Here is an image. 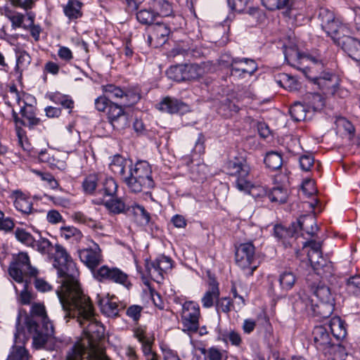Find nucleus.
<instances>
[{
    "label": "nucleus",
    "mask_w": 360,
    "mask_h": 360,
    "mask_svg": "<svg viewBox=\"0 0 360 360\" xmlns=\"http://www.w3.org/2000/svg\"><path fill=\"white\" fill-rule=\"evenodd\" d=\"M60 297V302L65 313L64 318H77L83 332L90 342H96L104 337V328L94 318V309L89 297L83 291Z\"/></svg>",
    "instance_id": "nucleus-1"
},
{
    "label": "nucleus",
    "mask_w": 360,
    "mask_h": 360,
    "mask_svg": "<svg viewBox=\"0 0 360 360\" xmlns=\"http://www.w3.org/2000/svg\"><path fill=\"white\" fill-rule=\"evenodd\" d=\"M54 249L53 266L58 271V278L61 283L60 289L57 290L56 293L59 300H60V297H67L68 295L75 294V292H78L82 290L77 280L79 271L76 264L65 248L60 244H56Z\"/></svg>",
    "instance_id": "nucleus-2"
},
{
    "label": "nucleus",
    "mask_w": 360,
    "mask_h": 360,
    "mask_svg": "<svg viewBox=\"0 0 360 360\" xmlns=\"http://www.w3.org/2000/svg\"><path fill=\"white\" fill-rule=\"evenodd\" d=\"M27 333L32 336L34 348L44 347L54 333L53 324L50 322L45 307L41 303H33L30 315L25 318Z\"/></svg>",
    "instance_id": "nucleus-3"
},
{
    "label": "nucleus",
    "mask_w": 360,
    "mask_h": 360,
    "mask_svg": "<svg viewBox=\"0 0 360 360\" xmlns=\"http://www.w3.org/2000/svg\"><path fill=\"white\" fill-rule=\"evenodd\" d=\"M82 188L86 194L113 197L117 191V184L111 177H104L100 174L88 175L82 182Z\"/></svg>",
    "instance_id": "nucleus-4"
},
{
    "label": "nucleus",
    "mask_w": 360,
    "mask_h": 360,
    "mask_svg": "<svg viewBox=\"0 0 360 360\" xmlns=\"http://www.w3.org/2000/svg\"><path fill=\"white\" fill-rule=\"evenodd\" d=\"M227 174L236 177V186L240 191L248 192L252 187L250 178V167L243 158H234L226 164Z\"/></svg>",
    "instance_id": "nucleus-5"
},
{
    "label": "nucleus",
    "mask_w": 360,
    "mask_h": 360,
    "mask_svg": "<svg viewBox=\"0 0 360 360\" xmlns=\"http://www.w3.org/2000/svg\"><path fill=\"white\" fill-rule=\"evenodd\" d=\"M38 273V270L31 265L26 252H20L15 255L8 268L10 276L19 283H24L25 276L36 277Z\"/></svg>",
    "instance_id": "nucleus-6"
},
{
    "label": "nucleus",
    "mask_w": 360,
    "mask_h": 360,
    "mask_svg": "<svg viewBox=\"0 0 360 360\" xmlns=\"http://www.w3.org/2000/svg\"><path fill=\"white\" fill-rule=\"evenodd\" d=\"M319 18L322 29L332 39L338 34L347 32V27L335 18L334 13L326 8H320Z\"/></svg>",
    "instance_id": "nucleus-7"
},
{
    "label": "nucleus",
    "mask_w": 360,
    "mask_h": 360,
    "mask_svg": "<svg viewBox=\"0 0 360 360\" xmlns=\"http://www.w3.org/2000/svg\"><path fill=\"white\" fill-rule=\"evenodd\" d=\"M94 278L100 282L111 281L129 288L131 285L128 275L116 267L110 268L106 265L94 271Z\"/></svg>",
    "instance_id": "nucleus-8"
},
{
    "label": "nucleus",
    "mask_w": 360,
    "mask_h": 360,
    "mask_svg": "<svg viewBox=\"0 0 360 360\" xmlns=\"http://www.w3.org/2000/svg\"><path fill=\"white\" fill-rule=\"evenodd\" d=\"M200 309L193 302H186L183 304L181 321L183 330L195 333L199 328Z\"/></svg>",
    "instance_id": "nucleus-9"
},
{
    "label": "nucleus",
    "mask_w": 360,
    "mask_h": 360,
    "mask_svg": "<svg viewBox=\"0 0 360 360\" xmlns=\"http://www.w3.org/2000/svg\"><path fill=\"white\" fill-rule=\"evenodd\" d=\"M255 248L252 243L240 244L236 250V264L242 269H250L249 275H252L257 265L252 266L255 260Z\"/></svg>",
    "instance_id": "nucleus-10"
},
{
    "label": "nucleus",
    "mask_w": 360,
    "mask_h": 360,
    "mask_svg": "<svg viewBox=\"0 0 360 360\" xmlns=\"http://www.w3.org/2000/svg\"><path fill=\"white\" fill-rule=\"evenodd\" d=\"M335 44L340 46L347 54L360 65V40L344 34H338L333 39Z\"/></svg>",
    "instance_id": "nucleus-11"
},
{
    "label": "nucleus",
    "mask_w": 360,
    "mask_h": 360,
    "mask_svg": "<svg viewBox=\"0 0 360 360\" xmlns=\"http://www.w3.org/2000/svg\"><path fill=\"white\" fill-rule=\"evenodd\" d=\"M231 68V75L233 76H241L245 74L253 75L257 70V64L254 60L248 58H231V60L221 59Z\"/></svg>",
    "instance_id": "nucleus-12"
},
{
    "label": "nucleus",
    "mask_w": 360,
    "mask_h": 360,
    "mask_svg": "<svg viewBox=\"0 0 360 360\" xmlns=\"http://www.w3.org/2000/svg\"><path fill=\"white\" fill-rule=\"evenodd\" d=\"M107 117L112 127L117 130H122L129 125L128 115L122 105L112 102L107 110Z\"/></svg>",
    "instance_id": "nucleus-13"
},
{
    "label": "nucleus",
    "mask_w": 360,
    "mask_h": 360,
    "mask_svg": "<svg viewBox=\"0 0 360 360\" xmlns=\"http://www.w3.org/2000/svg\"><path fill=\"white\" fill-rule=\"evenodd\" d=\"M311 79L326 95H334L339 86L338 77L330 72L322 71L319 76Z\"/></svg>",
    "instance_id": "nucleus-14"
},
{
    "label": "nucleus",
    "mask_w": 360,
    "mask_h": 360,
    "mask_svg": "<svg viewBox=\"0 0 360 360\" xmlns=\"http://www.w3.org/2000/svg\"><path fill=\"white\" fill-rule=\"evenodd\" d=\"M79 256L81 261L93 272L96 271L94 269L102 262L101 249L96 244L95 245L94 248H87L79 250Z\"/></svg>",
    "instance_id": "nucleus-15"
},
{
    "label": "nucleus",
    "mask_w": 360,
    "mask_h": 360,
    "mask_svg": "<svg viewBox=\"0 0 360 360\" xmlns=\"http://www.w3.org/2000/svg\"><path fill=\"white\" fill-rule=\"evenodd\" d=\"M312 335L314 344L319 350L324 351L333 345L328 328L323 326H316L314 328Z\"/></svg>",
    "instance_id": "nucleus-16"
},
{
    "label": "nucleus",
    "mask_w": 360,
    "mask_h": 360,
    "mask_svg": "<svg viewBox=\"0 0 360 360\" xmlns=\"http://www.w3.org/2000/svg\"><path fill=\"white\" fill-rule=\"evenodd\" d=\"M128 171L133 172L136 178L148 182L149 184L154 186V181L151 176V167L146 161H139L134 165L130 162Z\"/></svg>",
    "instance_id": "nucleus-17"
},
{
    "label": "nucleus",
    "mask_w": 360,
    "mask_h": 360,
    "mask_svg": "<svg viewBox=\"0 0 360 360\" xmlns=\"http://www.w3.org/2000/svg\"><path fill=\"white\" fill-rule=\"evenodd\" d=\"M309 290L314 295L317 301L335 303V295L330 288L324 283L319 282L309 285Z\"/></svg>",
    "instance_id": "nucleus-18"
},
{
    "label": "nucleus",
    "mask_w": 360,
    "mask_h": 360,
    "mask_svg": "<svg viewBox=\"0 0 360 360\" xmlns=\"http://www.w3.org/2000/svg\"><path fill=\"white\" fill-rule=\"evenodd\" d=\"M209 288L202 297L201 302L202 306L205 308H210L213 306L214 300H217L219 297V283L215 278L209 275L208 281Z\"/></svg>",
    "instance_id": "nucleus-19"
},
{
    "label": "nucleus",
    "mask_w": 360,
    "mask_h": 360,
    "mask_svg": "<svg viewBox=\"0 0 360 360\" xmlns=\"http://www.w3.org/2000/svg\"><path fill=\"white\" fill-rule=\"evenodd\" d=\"M122 181L126 184L129 189L133 193H140L144 190H148L153 188L154 186L144 181L142 179H138L134 175L133 172H127L122 179Z\"/></svg>",
    "instance_id": "nucleus-20"
},
{
    "label": "nucleus",
    "mask_w": 360,
    "mask_h": 360,
    "mask_svg": "<svg viewBox=\"0 0 360 360\" xmlns=\"http://www.w3.org/2000/svg\"><path fill=\"white\" fill-rule=\"evenodd\" d=\"M186 108L187 105L184 103L170 97L165 98L158 105V108L160 110L170 114L178 113L179 112L184 111Z\"/></svg>",
    "instance_id": "nucleus-21"
},
{
    "label": "nucleus",
    "mask_w": 360,
    "mask_h": 360,
    "mask_svg": "<svg viewBox=\"0 0 360 360\" xmlns=\"http://www.w3.org/2000/svg\"><path fill=\"white\" fill-rule=\"evenodd\" d=\"M20 113L22 117V125L29 129H34L40 124L41 120L36 116L35 109L32 105L26 104L21 108Z\"/></svg>",
    "instance_id": "nucleus-22"
},
{
    "label": "nucleus",
    "mask_w": 360,
    "mask_h": 360,
    "mask_svg": "<svg viewBox=\"0 0 360 360\" xmlns=\"http://www.w3.org/2000/svg\"><path fill=\"white\" fill-rule=\"evenodd\" d=\"M298 225L301 231L311 237L314 236L319 230L316 219L314 214L301 216L298 219Z\"/></svg>",
    "instance_id": "nucleus-23"
},
{
    "label": "nucleus",
    "mask_w": 360,
    "mask_h": 360,
    "mask_svg": "<svg viewBox=\"0 0 360 360\" xmlns=\"http://www.w3.org/2000/svg\"><path fill=\"white\" fill-rule=\"evenodd\" d=\"M96 204H103L111 212L115 214L126 213L131 207H127L121 198L112 197L111 199L104 201L103 198H99Z\"/></svg>",
    "instance_id": "nucleus-24"
},
{
    "label": "nucleus",
    "mask_w": 360,
    "mask_h": 360,
    "mask_svg": "<svg viewBox=\"0 0 360 360\" xmlns=\"http://www.w3.org/2000/svg\"><path fill=\"white\" fill-rule=\"evenodd\" d=\"M149 28L153 32V34L155 35V39L157 41L155 44V47H158L166 43L170 33V29L166 24L157 22L150 25Z\"/></svg>",
    "instance_id": "nucleus-25"
},
{
    "label": "nucleus",
    "mask_w": 360,
    "mask_h": 360,
    "mask_svg": "<svg viewBox=\"0 0 360 360\" xmlns=\"http://www.w3.org/2000/svg\"><path fill=\"white\" fill-rule=\"evenodd\" d=\"M130 162H131V160H128L120 155H115L112 157L109 166L111 171L120 175L122 179L127 173Z\"/></svg>",
    "instance_id": "nucleus-26"
},
{
    "label": "nucleus",
    "mask_w": 360,
    "mask_h": 360,
    "mask_svg": "<svg viewBox=\"0 0 360 360\" xmlns=\"http://www.w3.org/2000/svg\"><path fill=\"white\" fill-rule=\"evenodd\" d=\"M335 309V303L319 302L311 304L313 315L319 319H327L330 316Z\"/></svg>",
    "instance_id": "nucleus-27"
},
{
    "label": "nucleus",
    "mask_w": 360,
    "mask_h": 360,
    "mask_svg": "<svg viewBox=\"0 0 360 360\" xmlns=\"http://www.w3.org/2000/svg\"><path fill=\"white\" fill-rule=\"evenodd\" d=\"M330 333L337 340H343L347 335L345 322L339 316L332 318L328 325Z\"/></svg>",
    "instance_id": "nucleus-28"
},
{
    "label": "nucleus",
    "mask_w": 360,
    "mask_h": 360,
    "mask_svg": "<svg viewBox=\"0 0 360 360\" xmlns=\"http://www.w3.org/2000/svg\"><path fill=\"white\" fill-rule=\"evenodd\" d=\"M82 6L83 3L78 0H68V4L63 8V11L70 20H77L82 18L83 15Z\"/></svg>",
    "instance_id": "nucleus-29"
},
{
    "label": "nucleus",
    "mask_w": 360,
    "mask_h": 360,
    "mask_svg": "<svg viewBox=\"0 0 360 360\" xmlns=\"http://www.w3.org/2000/svg\"><path fill=\"white\" fill-rule=\"evenodd\" d=\"M150 5L157 16H169L173 12L172 6L167 0H152Z\"/></svg>",
    "instance_id": "nucleus-30"
},
{
    "label": "nucleus",
    "mask_w": 360,
    "mask_h": 360,
    "mask_svg": "<svg viewBox=\"0 0 360 360\" xmlns=\"http://www.w3.org/2000/svg\"><path fill=\"white\" fill-rule=\"evenodd\" d=\"M202 74V69L198 64H183L182 82L196 80Z\"/></svg>",
    "instance_id": "nucleus-31"
},
{
    "label": "nucleus",
    "mask_w": 360,
    "mask_h": 360,
    "mask_svg": "<svg viewBox=\"0 0 360 360\" xmlns=\"http://www.w3.org/2000/svg\"><path fill=\"white\" fill-rule=\"evenodd\" d=\"M101 312L108 317L115 318L119 316V311L122 308L112 300H101L98 302Z\"/></svg>",
    "instance_id": "nucleus-32"
},
{
    "label": "nucleus",
    "mask_w": 360,
    "mask_h": 360,
    "mask_svg": "<svg viewBox=\"0 0 360 360\" xmlns=\"http://www.w3.org/2000/svg\"><path fill=\"white\" fill-rule=\"evenodd\" d=\"M48 98L56 104L60 105L63 108L69 109L71 113L74 108V101L68 95L62 94L59 92L52 93L48 95Z\"/></svg>",
    "instance_id": "nucleus-33"
},
{
    "label": "nucleus",
    "mask_w": 360,
    "mask_h": 360,
    "mask_svg": "<svg viewBox=\"0 0 360 360\" xmlns=\"http://www.w3.org/2000/svg\"><path fill=\"white\" fill-rule=\"evenodd\" d=\"M297 281L296 276L292 271L285 270L278 277V282L283 290L288 291L294 286Z\"/></svg>",
    "instance_id": "nucleus-34"
},
{
    "label": "nucleus",
    "mask_w": 360,
    "mask_h": 360,
    "mask_svg": "<svg viewBox=\"0 0 360 360\" xmlns=\"http://www.w3.org/2000/svg\"><path fill=\"white\" fill-rule=\"evenodd\" d=\"M305 99L308 107L314 111H319L325 106V98L319 93L307 94Z\"/></svg>",
    "instance_id": "nucleus-35"
},
{
    "label": "nucleus",
    "mask_w": 360,
    "mask_h": 360,
    "mask_svg": "<svg viewBox=\"0 0 360 360\" xmlns=\"http://www.w3.org/2000/svg\"><path fill=\"white\" fill-rule=\"evenodd\" d=\"M276 82L281 87L290 91L296 90L297 89V82L295 79L288 74L281 73L275 77Z\"/></svg>",
    "instance_id": "nucleus-36"
},
{
    "label": "nucleus",
    "mask_w": 360,
    "mask_h": 360,
    "mask_svg": "<svg viewBox=\"0 0 360 360\" xmlns=\"http://www.w3.org/2000/svg\"><path fill=\"white\" fill-rule=\"evenodd\" d=\"M264 162L266 167L271 170H277L281 167L283 159L279 153L271 151L266 154Z\"/></svg>",
    "instance_id": "nucleus-37"
},
{
    "label": "nucleus",
    "mask_w": 360,
    "mask_h": 360,
    "mask_svg": "<svg viewBox=\"0 0 360 360\" xmlns=\"http://www.w3.org/2000/svg\"><path fill=\"white\" fill-rule=\"evenodd\" d=\"M146 270L147 273L151 277H153V279L157 282L160 283V281L159 279H163V273L158 258L152 262L146 261Z\"/></svg>",
    "instance_id": "nucleus-38"
},
{
    "label": "nucleus",
    "mask_w": 360,
    "mask_h": 360,
    "mask_svg": "<svg viewBox=\"0 0 360 360\" xmlns=\"http://www.w3.org/2000/svg\"><path fill=\"white\" fill-rule=\"evenodd\" d=\"M85 353V345L79 342H77L67 352L65 360H83Z\"/></svg>",
    "instance_id": "nucleus-39"
},
{
    "label": "nucleus",
    "mask_w": 360,
    "mask_h": 360,
    "mask_svg": "<svg viewBox=\"0 0 360 360\" xmlns=\"http://www.w3.org/2000/svg\"><path fill=\"white\" fill-rule=\"evenodd\" d=\"M307 109L300 102H295L290 108L291 117L296 122L305 120L307 118Z\"/></svg>",
    "instance_id": "nucleus-40"
},
{
    "label": "nucleus",
    "mask_w": 360,
    "mask_h": 360,
    "mask_svg": "<svg viewBox=\"0 0 360 360\" xmlns=\"http://www.w3.org/2000/svg\"><path fill=\"white\" fill-rule=\"evenodd\" d=\"M157 15L150 8L149 9H142L136 13L137 20L143 25H152Z\"/></svg>",
    "instance_id": "nucleus-41"
},
{
    "label": "nucleus",
    "mask_w": 360,
    "mask_h": 360,
    "mask_svg": "<svg viewBox=\"0 0 360 360\" xmlns=\"http://www.w3.org/2000/svg\"><path fill=\"white\" fill-rule=\"evenodd\" d=\"M15 207L25 215L32 213V202L29 199L23 197H18L14 201Z\"/></svg>",
    "instance_id": "nucleus-42"
},
{
    "label": "nucleus",
    "mask_w": 360,
    "mask_h": 360,
    "mask_svg": "<svg viewBox=\"0 0 360 360\" xmlns=\"http://www.w3.org/2000/svg\"><path fill=\"white\" fill-rule=\"evenodd\" d=\"M346 290L349 294L360 297V275L351 276L347 280Z\"/></svg>",
    "instance_id": "nucleus-43"
},
{
    "label": "nucleus",
    "mask_w": 360,
    "mask_h": 360,
    "mask_svg": "<svg viewBox=\"0 0 360 360\" xmlns=\"http://www.w3.org/2000/svg\"><path fill=\"white\" fill-rule=\"evenodd\" d=\"M60 231V236L66 240L73 238L76 241H79L83 237L82 232L74 226H63Z\"/></svg>",
    "instance_id": "nucleus-44"
},
{
    "label": "nucleus",
    "mask_w": 360,
    "mask_h": 360,
    "mask_svg": "<svg viewBox=\"0 0 360 360\" xmlns=\"http://www.w3.org/2000/svg\"><path fill=\"white\" fill-rule=\"evenodd\" d=\"M124 98L126 101L124 105L130 106L136 103L141 98L140 91L138 88H130L124 89Z\"/></svg>",
    "instance_id": "nucleus-45"
},
{
    "label": "nucleus",
    "mask_w": 360,
    "mask_h": 360,
    "mask_svg": "<svg viewBox=\"0 0 360 360\" xmlns=\"http://www.w3.org/2000/svg\"><path fill=\"white\" fill-rule=\"evenodd\" d=\"M32 248L42 255H49L53 248V245L48 239L41 238L39 240H34Z\"/></svg>",
    "instance_id": "nucleus-46"
},
{
    "label": "nucleus",
    "mask_w": 360,
    "mask_h": 360,
    "mask_svg": "<svg viewBox=\"0 0 360 360\" xmlns=\"http://www.w3.org/2000/svg\"><path fill=\"white\" fill-rule=\"evenodd\" d=\"M103 92L111 98H124V89L114 84L103 86Z\"/></svg>",
    "instance_id": "nucleus-47"
},
{
    "label": "nucleus",
    "mask_w": 360,
    "mask_h": 360,
    "mask_svg": "<svg viewBox=\"0 0 360 360\" xmlns=\"http://www.w3.org/2000/svg\"><path fill=\"white\" fill-rule=\"evenodd\" d=\"M285 58L291 65L302 58V54L298 51L296 46L286 47L284 51Z\"/></svg>",
    "instance_id": "nucleus-48"
},
{
    "label": "nucleus",
    "mask_w": 360,
    "mask_h": 360,
    "mask_svg": "<svg viewBox=\"0 0 360 360\" xmlns=\"http://www.w3.org/2000/svg\"><path fill=\"white\" fill-rule=\"evenodd\" d=\"M15 236L18 240L27 246L32 247L34 243L35 239L34 237L23 229L17 228L15 231Z\"/></svg>",
    "instance_id": "nucleus-49"
},
{
    "label": "nucleus",
    "mask_w": 360,
    "mask_h": 360,
    "mask_svg": "<svg viewBox=\"0 0 360 360\" xmlns=\"http://www.w3.org/2000/svg\"><path fill=\"white\" fill-rule=\"evenodd\" d=\"M166 74L170 79L180 82L183 78V64H179L171 66L167 71Z\"/></svg>",
    "instance_id": "nucleus-50"
},
{
    "label": "nucleus",
    "mask_w": 360,
    "mask_h": 360,
    "mask_svg": "<svg viewBox=\"0 0 360 360\" xmlns=\"http://www.w3.org/2000/svg\"><path fill=\"white\" fill-rule=\"evenodd\" d=\"M72 219L79 223L84 224L92 229H97L98 227L96 221L90 217L86 216L82 212H76L72 215Z\"/></svg>",
    "instance_id": "nucleus-51"
},
{
    "label": "nucleus",
    "mask_w": 360,
    "mask_h": 360,
    "mask_svg": "<svg viewBox=\"0 0 360 360\" xmlns=\"http://www.w3.org/2000/svg\"><path fill=\"white\" fill-rule=\"evenodd\" d=\"M269 198L271 202L285 203L287 201V193L286 191L281 188H274L269 194Z\"/></svg>",
    "instance_id": "nucleus-52"
},
{
    "label": "nucleus",
    "mask_w": 360,
    "mask_h": 360,
    "mask_svg": "<svg viewBox=\"0 0 360 360\" xmlns=\"http://www.w3.org/2000/svg\"><path fill=\"white\" fill-rule=\"evenodd\" d=\"M132 212L136 217H140L145 224H148L150 220V213L143 207L138 204L131 206Z\"/></svg>",
    "instance_id": "nucleus-53"
},
{
    "label": "nucleus",
    "mask_w": 360,
    "mask_h": 360,
    "mask_svg": "<svg viewBox=\"0 0 360 360\" xmlns=\"http://www.w3.org/2000/svg\"><path fill=\"white\" fill-rule=\"evenodd\" d=\"M233 305L232 301L229 297H221L216 301V309L218 313H229L231 311V307Z\"/></svg>",
    "instance_id": "nucleus-54"
},
{
    "label": "nucleus",
    "mask_w": 360,
    "mask_h": 360,
    "mask_svg": "<svg viewBox=\"0 0 360 360\" xmlns=\"http://www.w3.org/2000/svg\"><path fill=\"white\" fill-rule=\"evenodd\" d=\"M6 16L11 20L13 28L20 27L24 21V15L11 11L6 13Z\"/></svg>",
    "instance_id": "nucleus-55"
},
{
    "label": "nucleus",
    "mask_w": 360,
    "mask_h": 360,
    "mask_svg": "<svg viewBox=\"0 0 360 360\" xmlns=\"http://www.w3.org/2000/svg\"><path fill=\"white\" fill-rule=\"evenodd\" d=\"M14 226L13 220L11 217H5L4 213L0 210V230L8 232L12 231Z\"/></svg>",
    "instance_id": "nucleus-56"
},
{
    "label": "nucleus",
    "mask_w": 360,
    "mask_h": 360,
    "mask_svg": "<svg viewBox=\"0 0 360 360\" xmlns=\"http://www.w3.org/2000/svg\"><path fill=\"white\" fill-rule=\"evenodd\" d=\"M142 311L143 307L141 306L134 304L127 308L126 314L134 322L137 323L141 318Z\"/></svg>",
    "instance_id": "nucleus-57"
},
{
    "label": "nucleus",
    "mask_w": 360,
    "mask_h": 360,
    "mask_svg": "<svg viewBox=\"0 0 360 360\" xmlns=\"http://www.w3.org/2000/svg\"><path fill=\"white\" fill-rule=\"evenodd\" d=\"M112 101L105 96H101L95 100V107L100 112L108 110Z\"/></svg>",
    "instance_id": "nucleus-58"
},
{
    "label": "nucleus",
    "mask_w": 360,
    "mask_h": 360,
    "mask_svg": "<svg viewBox=\"0 0 360 360\" xmlns=\"http://www.w3.org/2000/svg\"><path fill=\"white\" fill-rule=\"evenodd\" d=\"M299 162L300 168L303 171L308 172L314 165V159L311 155H303L300 158Z\"/></svg>",
    "instance_id": "nucleus-59"
},
{
    "label": "nucleus",
    "mask_w": 360,
    "mask_h": 360,
    "mask_svg": "<svg viewBox=\"0 0 360 360\" xmlns=\"http://www.w3.org/2000/svg\"><path fill=\"white\" fill-rule=\"evenodd\" d=\"M8 360H29V354L25 347H17L9 356Z\"/></svg>",
    "instance_id": "nucleus-60"
},
{
    "label": "nucleus",
    "mask_w": 360,
    "mask_h": 360,
    "mask_svg": "<svg viewBox=\"0 0 360 360\" xmlns=\"http://www.w3.org/2000/svg\"><path fill=\"white\" fill-rule=\"evenodd\" d=\"M249 0H227L229 6L231 10L238 13L243 11L248 3Z\"/></svg>",
    "instance_id": "nucleus-61"
},
{
    "label": "nucleus",
    "mask_w": 360,
    "mask_h": 360,
    "mask_svg": "<svg viewBox=\"0 0 360 360\" xmlns=\"http://www.w3.org/2000/svg\"><path fill=\"white\" fill-rule=\"evenodd\" d=\"M21 315L19 314L16 320V332L15 333V340L16 342H23L26 338L25 332L22 326H20Z\"/></svg>",
    "instance_id": "nucleus-62"
},
{
    "label": "nucleus",
    "mask_w": 360,
    "mask_h": 360,
    "mask_svg": "<svg viewBox=\"0 0 360 360\" xmlns=\"http://www.w3.org/2000/svg\"><path fill=\"white\" fill-rule=\"evenodd\" d=\"M322 269H318V276L323 279H328L333 275V266L332 262H329L327 264H324Z\"/></svg>",
    "instance_id": "nucleus-63"
},
{
    "label": "nucleus",
    "mask_w": 360,
    "mask_h": 360,
    "mask_svg": "<svg viewBox=\"0 0 360 360\" xmlns=\"http://www.w3.org/2000/svg\"><path fill=\"white\" fill-rule=\"evenodd\" d=\"M34 285L35 288L40 292H48L52 289L51 285L43 278L34 277Z\"/></svg>",
    "instance_id": "nucleus-64"
}]
</instances>
